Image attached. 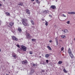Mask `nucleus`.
<instances>
[{
	"mask_svg": "<svg viewBox=\"0 0 75 75\" xmlns=\"http://www.w3.org/2000/svg\"><path fill=\"white\" fill-rule=\"evenodd\" d=\"M18 30L19 32H21V31H22V30L21 29V28H20V27L18 28Z\"/></svg>",
	"mask_w": 75,
	"mask_h": 75,
	"instance_id": "obj_12",
	"label": "nucleus"
},
{
	"mask_svg": "<svg viewBox=\"0 0 75 75\" xmlns=\"http://www.w3.org/2000/svg\"><path fill=\"white\" fill-rule=\"evenodd\" d=\"M6 75H8V74H6Z\"/></svg>",
	"mask_w": 75,
	"mask_h": 75,
	"instance_id": "obj_42",
	"label": "nucleus"
},
{
	"mask_svg": "<svg viewBox=\"0 0 75 75\" xmlns=\"http://www.w3.org/2000/svg\"><path fill=\"white\" fill-rule=\"evenodd\" d=\"M31 73H32V74L34 73V70L32 69L31 71Z\"/></svg>",
	"mask_w": 75,
	"mask_h": 75,
	"instance_id": "obj_24",
	"label": "nucleus"
},
{
	"mask_svg": "<svg viewBox=\"0 0 75 75\" xmlns=\"http://www.w3.org/2000/svg\"><path fill=\"white\" fill-rule=\"evenodd\" d=\"M62 16H63V17H66V16H65V15H64V14H62Z\"/></svg>",
	"mask_w": 75,
	"mask_h": 75,
	"instance_id": "obj_32",
	"label": "nucleus"
},
{
	"mask_svg": "<svg viewBox=\"0 0 75 75\" xmlns=\"http://www.w3.org/2000/svg\"><path fill=\"white\" fill-rule=\"evenodd\" d=\"M34 1V0H31V1Z\"/></svg>",
	"mask_w": 75,
	"mask_h": 75,
	"instance_id": "obj_40",
	"label": "nucleus"
},
{
	"mask_svg": "<svg viewBox=\"0 0 75 75\" xmlns=\"http://www.w3.org/2000/svg\"><path fill=\"white\" fill-rule=\"evenodd\" d=\"M3 1H5V0H3Z\"/></svg>",
	"mask_w": 75,
	"mask_h": 75,
	"instance_id": "obj_44",
	"label": "nucleus"
},
{
	"mask_svg": "<svg viewBox=\"0 0 75 75\" xmlns=\"http://www.w3.org/2000/svg\"><path fill=\"white\" fill-rule=\"evenodd\" d=\"M22 22L23 24L24 25H25V26H29V24H28V23L27 22V21L25 20V19H22Z\"/></svg>",
	"mask_w": 75,
	"mask_h": 75,
	"instance_id": "obj_1",
	"label": "nucleus"
},
{
	"mask_svg": "<svg viewBox=\"0 0 75 75\" xmlns=\"http://www.w3.org/2000/svg\"><path fill=\"white\" fill-rule=\"evenodd\" d=\"M55 40L56 42V44L57 45H58V38H55Z\"/></svg>",
	"mask_w": 75,
	"mask_h": 75,
	"instance_id": "obj_13",
	"label": "nucleus"
},
{
	"mask_svg": "<svg viewBox=\"0 0 75 75\" xmlns=\"http://www.w3.org/2000/svg\"><path fill=\"white\" fill-rule=\"evenodd\" d=\"M48 12V11H44L43 12L44 13H45V14H46V13H47Z\"/></svg>",
	"mask_w": 75,
	"mask_h": 75,
	"instance_id": "obj_20",
	"label": "nucleus"
},
{
	"mask_svg": "<svg viewBox=\"0 0 75 75\" xmlns=\"http://www.w3.org/2000/svg\"><path fill=\"white\" fill-rule=\"evenodd\" d=\"M2 4L0 3V6H2Z\"/></svg>",
	"mask_w": 75,
	"mask_h": 75,
	"instance_id": "obj_39",
	"label": "nucleus"
},
{
	"mask_svg": "<svg viewBox=\"0 0 75 75\" xmlns=\"http://www.w3.org/2000/svg\"><path fill=\"white\" fill-rule=\"evenodd\" d=\"M61 37L62 38H66V37L65 36V35H62L61 36Z\"/></svg>",
	"mask_w": 75,
	"mask_h": 75,
	"instance_id": "obj_19",
	"label": "nucleus"
},
{
	"mask_svg": "<svg viewBox=\"0 0 75 75\" xmlns=\"http://www.w3.org/2000/svg\"><path fill=\"white\" fill-rule=\"evenodd\" d=\"M11 38L13 40H15V41H17L18 40V38L14 36H12Z\"/></svg>",
	"mask_w": 75,
	"mask_h": 75,
	"instance_id": "obj_6",
	"label": "nucleus"
},
{
	"mask_svg": "<svg viewBox=\"0 0 75 75\" xmlns=\"http://www.w3.org/2000/svg\"><path fill=\"white\" fill-rule=\"evenodd\" d=\"M26 36L27 38H29V39L31 38V35H30V34L28 33H26Z\"/></svg>",
	"mask_w": 75,
	"mask_h": 75,
	"instance_id": "obj_4",
	"label": "nucleus"
},
{
	"mask_svg": "<svg viewBox=\"0 0 75 75\" xmlns=\"http://www.w3.org/2000/svg\"><path fill=\"white\" fill-rule=\"evenodd\" d=\"M0 25H1V24H0Z\"/></svg>",
	"mask_w": 75,
	"mask_h": 75,
	"instance_id": "obj_45",
	"label": "nucleus"
},
{
	"mask_svg": "<svg viewBox=\"0 0 75 75\" xmlns=\"http://www.w3.org/2000/svg\"><path fill=\"white\" fill-rule=\"evenodd\" d=\"M64 32L65 33H68V30L67 29H65L64 30Z\"/></svg>",
	"mask_w": 75,
	"mask_h": 75,
	"instance_id": "obj_16",
	"label": "nucleus"
},
{
	"mask_svg": "<svg viewBox=\"0 0 75 75\" xmlns=\"http://www.w3.org/2000/svg\"><path fill=\"white\" fill-rule=\"evenodd\" d=\"M42 72H44L45 71L44 70H42Z\"/></svg>",
	"mask_w": 75,
	"mask_h": 75,
	"instance_id": "obj_36",
	"label": "nucleus"
},
{
	"mask_svg": "<svg viewBox=\"0 0 75 75\" xmlns=\"http://www.w3.org/2000/svg\"><path fill=\"white\" fill-rule=\"evenodd\" d=\"M50 8H52V9H55V8H56V7H55V5H52Z\"/></svg>",
	"mask_w": 75,
	"mask_h": 75,
	"instance_id": "obj_7",
	"label": "nucleus"
},
{
	"mask_svg": "<svg viewBox=\"0 0 75 75\" xmlns=\"http://www.w3.org/2000/svg\"><path fill=\"white\" fill-rule=\"evenodd\" d=\"M39 57H40V58H41V56H40Z\"/></svg>",
	"mask_w": 75,
	"mask_h": 75,
	"instance_id": "obj_41",
	"label": "nucleus"
},
{
	"mask_svg": "<svg viewBox=\"0 0 75 75\" xmlns=\"http://www.w3.org/2000/svg\"><path fill=\"white\" fill-rule=\"evenodd\" d=\"M5 14H6V15H7V16H10V14L9 13L7 12H6L5 13Z\"/></svg>",
	"mask_w": 75,
	"mask_h": 75,
	"instance_id": "obj_18",
	"label": "nucleus"
},
{
	"mask_svg": "<svg viewBox=\"0 0 75 75\" xmlns=\"http://www.w3.org/2000/svg\"><path fill=\"white\" fill-rule=\"evenodd\" d=\"M61 51H62L64 50V48L63 47H62L61 49Z\"/></svg>",
	"mask_w": 75,
	"mask_h": 75,
	"instance_id": "obj_23",
	"label": "nucleus"
},
{
	"mask_svg": "<svg viewBox=\"0 0 75 75\" xmlns=\"http://www.w3.org/2000/svg\"><path fill=\"white\" fill-rule=\"evenodd\" d=\"M52 41L51 40L49 41L50 42H52Z\"/></svg>",
	"mask_w": 75,
	"mask_h": 75,
	"instance_id": "obj_37",
	"label": "nucleus"
},
{
	"mask_svg": "<svg viewBox=\"0 0 75 75\" xmlns=\"http://www.w3.org/2000/svg\"><path fill=\"white\" fill-rule=\"evenodd\" d=\"M47 48H48V49L49 50H51V47H50L49 46H47Z\"/></svg>",
	"mask_w": 75,
	"mask_h": 75,
	"instance_id": "obj_22",
	"label": "nucleus"
},
{
	"mask_svg": "<svg viewBox=\"0 0 75 75\" xmlns=\"http://www.w3.org/2000/svg\"><path fill=\"white\" fill-rule=\"evenodd\" d=\"M46 62L47 63H48V60H46Z\"/></svg>",
	"mask_w": 75,
	"mask_h": 75,
	"instance_id": "obj_34",
	"label": "nucleus"
},
{
	"mask_svg": "<svg viewBox=\"0 0 75 75\" xmlns=\"http://www.w3.org/2000/svg\"><path fill=\"white\" fill-rule=\"evenodd\" d=\"M46 21V22H45V25H46L47 26V25H48V22L46 21Z\"/></svg>",
	"mask_w": 75,
	"mask_h": 75,
	"instance_id": "obj_28",
	"label": "nucleus"
},
{
	"mask_svg": "<svg viewBox=\"0 0 75 75\" xmlns=\"http://www.w3.org/2000/svg\"><path fill=\"white\" fill-rule=\"evenodd\" d=\"M21 63L24 65H27V64L28 63V62L26 60H24Z\"/></svg>",
	"mask_w": 75,
	"mask_h": 75,
	"instance_id": "obj_5",
	"label": "nucleus"
},
{
	"mask_svg": "<svg viewBox=\"0 0 75 75\" xmlns=\"http://www.w3.org/2000/svg\"><path fill=\"white\" fill-rule=\"evenodd\" d=\"M9 25H10V26L12 27L13 25H14V23H13V22H10L9 23Z\"/></svg>",
	"mask_w": 75,
	"mask_h": 75,
	"instance_id": "obj_11",
	"label": "nucleus"
},
{
	"mask_svg": "<svg viewBox=\"0 0 75 75\" xmlns=\"http://www.w3.org/2000/svg\"><path fill=\"white\" fill-rule=\"evenodd\" d=\"M33 67H37V64H33Z\"/></svg>",
	"mask_w": 75,
	"mask_h": 75,
	"instance_id": "obj_29",
	"label": "nucleus"
},
{
	"mask_svg": "<svg viewBox=\"0 0 75 75\" xmlns=\"http://www.w3.org/2000/svg\"><path fill=\"white\" fill-rule=\"evenodd\" d=\"M35 1L38 3V4H40V1H39V0H35Z\"/></svg>",
	"mask_w": 75,
	"mask_h": 75,
	"instance_id": "obj_15",
	"label": "nucleus"
},
{
	"mask_svg": "<svg viewBox=\"0 0 75 75\" xmlns=\"http://www.w3.org/2000/svg\"><path fill=\"white\" fill-rule=\"evenodd\" d=\"M18 5H19V6H22L23 5V3L22 2H19L18 4Z\"/></svg>",
	"mask_w": 75,
	"mask_h": 75,
	"instance_id": "obj_10",
	"label": "nucleus"
},
{
	"mask_svg": "<svg viewBox=\"0 0 75 75\" xmlns=\"http://www.w3.org/2000/svg\"><path fill=\"white\" fill-rule=\"evenodd\" d=\"M29 54H33V52H32L31 51L29 52Z\"/></svg>",
	"mask_w": 75,
	"mask_h": 75,
	"instance_id": "obj_31",
	"label": "nucleus"
},
{
	"mask_svg": "<svg viewBox=\"0 0 75 75\" xmlns=\"http://www.w3.org/2000/svg\"><path fill=\"white\" fill-rule=\"evenodd\" d=\"M31 23H32L33 25H34V23L33 21H31Z\"/></svg>",
	"mask_w": 75,
	"mask_h": 75,
	"instance_id": "obj_27",
	"label": "nucleus"
},
{
	"mask_svg": "<svg viewBox=\"0 0 75 75\" xmlns=\"http://www.w3.org/2000/svg\"><path fill=\"white\" fill-rule=\"evenodd\" d=\"M69 23H70V21H68L67 22V24H69Z\"/></svg>",
	"mask_w": 75,
	"mask_h": 75,
	"instance_id": "obj_33",
	"label": "nucleus"
},
{
	"mask_svg": "<svg viewBox=\"0 0 75 75\" xmlns=\"http://www.w3.org/2000/svg\"><path fill=\"white\" fill-rule=\"evenodd\" d=\"M26 12L27 14H30V11L28 9H26Z\"/></svg>",
	"mask_w": 75,
	"mask_h": 75,
	"instance_id": "obj_8",
	"label": "nucleus"
},
{
	"mask_svg": "<svg viewBox=\"0 0 75 75\" xmlns=\"http://www.w3.org/2000/svg\"><path fill=\"white\" fill-rule=\"evenodd\" d=\"M45 57H46V58H48V57H49V54H46L45 55Z\"/></svg>",
	"mask_w": 75,
	"mask_h": 75,
	"instance_id": "obj_17",
	"label": "nucleus"
},
{
	"mask_svg": "<svg viewBox=\"0 0 75 75\" xmlns=\"http://www.w3.org/2000/svg\"><path fill=\"white\" fill-rule=\"evenodd\" d=\"M68 14H75V12H69L68 13Z\"/></svg>",
	"mask_w": 75,
	"mask_h": 75,
	"instance_id": "obj_9",
	"label": "nucleus"
},
{
	"mask_svg": "<svg viewBox=\"0 0 75 75\" xmlns=\"http://www.w3.org/2000/svg\"><path fill=\"white\" fill-rule=\"evenodd\" d=\"M63 71L65 72V73H67V70H65V69H63Z\"/></svg>",
	"mask_w": 75,
	"mask_h": 75,
	"instance_id": "obj_25",
	"label": "nucleus"
},
{
	"mask_svg": "<svg viewBox=\"0 0 75 75\" xmlns=\"http://www.w3.org/2000/svg\"><path fill=\"white\" fill-rule=\"evenodd\" d=\"M35 4V2H33V4Z\"/></svg>",
	"mask_w": 75,
	"mask_h": 75,
	"instance_id": "obj_38",
	"label": "nucleus"
},
{
	"mask_svg": "<svg viewBox=\"0 0 75 75\" xmlns=\"http://www.w3.org/2000/svg\"><path fill=\"white\" fill-rule=\"evenodd\" d=\"M12 56L13 57H14V58H17V56L15 55V54H13Z\"/></svg>",
	"mask_w": 75,
	"mask_h": 75,
	"instance_id": "obj_14",
	"label": "nucleus"
},
{
	"mask_svg": "<svg viewBox=\"0 0 75 75\" xmlns=\"http://www.w3.org/2000/svg\"><path fill=\"white\" fill-rule=\"evenodd\" d=\"M32 41H36V39H31Z\"/></svg>",
	"mask_w": 75,
	"mask_h": 75,
	"instance_id": "obj_26",
	"label": "nucleus"
},
{
	"mask_svg": "<svg viewBox=\"0 0 75 75\" xmlns=\"http://www.w3.org/2000/svg\"><path fill=\"white\" fill-rule=\"evenodd\" d=\"M21 48L20 49L21 50H22L23 51H26L27 50V47H26L23 45H21Z\"/></svg>",
	"mask_w": 75,
	"mask_h": 75,
	"instance_id": "obj_3",
	"label": "nucleus"
},
{
	"mask_svg": "<svg viewBox=\"0 0 75 75\" xmlns=\"http://www.w3.org/2000/svg\"><path fill=\"white\" fill-rule=\"evenodd\" d=\"M62 63V61H59L58 62V64H61Z\"/></svg>",
	"mask_w": 75,
	"mask_h": 75,
	"instance_id": "obj_21",
	"label": "nucleus"
},
{
	"mask_svg": "<svg viewBox=\"0 0 75 75\" xmlns=\"http://www.w3.org/2000/svg\"><path fill=\"white\" fill-rule=\"evenodd\" d=\"M1 51V49H0V52Z\"/></svg>",
	"mask_w": 75,
	"mask_h": 75,
	"instance_id": "obj_43",
	"label": "nucleus"
},
{
	"mask_svg": "<svg viewBox=\"0 0 75 75\" xmlns=\"http://www.w3.org/2000/svg\"><path fill=\"white\" fill-rule=\"evenodd\" d=\"M42 21H45V19H42Z\"/></svg>",
	"mask_w": 75,
	"mask_h": 75,
	"instance_id": "obj_35",
	"label": "nucleus"
},
{
	"mask_svg": "<svg viewBox=\"0 0 75 75\" xmlns=\"http://www.w3.org/2000/svg\"><path fill=\"white\" fill-rule=\"evenodd\" d=\"M16 46L18 48H20V45H19L18 44L16 45Z\"/></svg>",
	"mask_w": 75,
	"mask_h": 75,
	"instance_id": "obj_30",
	"label": "nucleus"
},
{
	"mask_svg": "<svg viewBox=\"0 0 75 75\" xmlns=\"http://www.w3.org/2000/svg\"><path fill=\"white\" fill-rule=\"evenodd\" d=\"M68 53L69 54L71 58H74V55H73V54H72V53L71 50L70 48L69 49Z\"/></svg>",
	"mask_w": 75,
	"mask_h": 75,
	"instance_id": "obj_2",
	"label": "nucleus"
}]
</instances>
